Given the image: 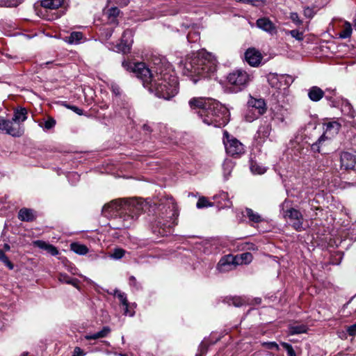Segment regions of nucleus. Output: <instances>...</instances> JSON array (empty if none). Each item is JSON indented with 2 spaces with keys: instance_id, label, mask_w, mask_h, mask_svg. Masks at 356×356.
Masks as SVG:
<instances>
[{
  "instance_id": "nucleus-1",
  "label": "nucleus",
  "mask_w": 356,
  "mask_h": 356,
  "mask_svg": "<svg viewBox=\"0 0 356 356\" xmlns=\"http://www.w3.org/2000/svg\"><path fill=\"white\" fill-rule=\"evenodd\" d=\"M122 67L133 72L142 81L144 87L147 88L158 97L170 99L178 92L177 78L170 74L166 68L163 70L160 66L156 67V74L153 75L144 63H132L124 60L122 62Z\"/></svg>"
},
{
  "instance_id": "nucleus-2",
  "label": "nucleus",
  "mask_w": 356,
  "mask_h": 356,
  "mask_svg": "<svg viewBox=\"0 0 356 356\" xmlns=\"http://www.w3.org/2000/svg\"><path fill=\"white\" fill-rule=\"evenodd\" d=\"M147 207L140 199L115 200L103 207L102 213L118 222L115 229L129 228Z\"/></svg>"
},
{
  "instance_id": "nucleus-3",
  "label": "nucleus",
  "mask_w": 356,
  "mask_h": 356,
  "mask_svg": "<svg viewBox=\"0 0 356 356\" xmlns=\"http://www.w3.org/2000/svg\"><path fill=\"white\" fill-rule=\"evenodd\" d=\"M188 104L192 109L197 110L198 116L207 125L221 127L225 126L229 120L228 109L213 99L193 97Z\"/></svg>"
},
{
  "instance_id": "nucleus-4",
  "label": "nucleus",
  "mask_w": 356,
  "mask_h": 356,
  "mask_svg": "<svg viewBox=\"0 0 356 356\" xmlns=\"http://www.w3.org/2000/svg\"><path fill=\"white\" fill-rule=\"evenodd\" d=\"M217 69L214 56L206 51H200L188 56L183 63V74L191 78L194 83L204 78L211 77Z\"/></svg>"
},
{
  "instance_id": "nucleus-5",
  "label": "nucleus",
  "mask_w": 356,
  "mask_h": 356,
  "mask_svg": "<svg viewBox=\"0 0 356 356\" xmlns=\"http://www.w3.org/2000/svg\"><path fill=\"white\" fill-rule=\"evenodd\" d=\"M266 110V104L264 99L250 96L248 102V110L245 114V119L247 122H251L264 114Z\"/></svg>"
},
{
  "instance_id": "nucleus-6",
  "label": "nucleus",
  "mask_w": 356,
  "mask_h": 356,
  "mask_svg": "<svg viewBox=\"0 0 356 356\" xmlns=\"http://www.w3.org/2000/svg\"><path fill=\"white\" fill-rule=\"evenodd\" d=\"M250 81V75L243 70H236L227 76V81L232 86V91L234 92L244 89Z\"/></svg>"
},
{
  "instance_id": "nucleus-7",
  "label": "nucleus",
  "mask_w": 356,
  "mask_h": 356,
  "mask_svg": "<svg viewBox=\"0 0 356 356\" xmlns=\"http://www.w3.org/2000/svg\"><path fill=\"white\" fill-rule=\"evenodd\" d=\"M230 136L227 131H224L223 143L226 152L228 155L236 157L245 152L243 145L236 138H229Z\"/></svg>"
},
{
  "instance_id": "nucleus-8",
  "label": "nucleus",
  "mask_w": 356,
  "mask_h": 356,
  "mask_svg": "<svg viewBox=\"0 0 356 356\" xmlns=\"http://www.w3.org/2000/svg\"><path fill=\"white\" fill-rule=\"evenodd\" d=\"M0 131H3L14 137H19L24 134V129L19 125H14L13 121L0 116Z\"/></svg>"
},
{
  "instance_id": "nucleus-9",
  "label": "nucleus",
  "mask_w": 356,
  "mask_h": 356,
  "mask_svg": "<svg viewBox=\"0 0 356 356\" xmlns=\"http://www.w3.org/2000/svg\"><path fill=\"white\" fill-rule=\"evenodd\" d=\"M284 217L287 218L289 222L297 231L302 229L303 218L301 213L293 208L285 211Z\"/></svg>"
},
{
  "instance_id": "nucleus-10",
  "label": "nucleus",
  "mask_w": 356,
  "mask_h": 356,
  "mask_svg": "<svg viewBox=\"0 0 356 356\" xmlns=\"http://www.w3.org/2000/svg\"><path fill=\"white\" fill-rule=\"evenodd\" d=\"M132 36L133 33L131 29H126L124 31L122 35L121 42L116 46L117 51L123 54L129 53L132 44Z\"/></svg>"
},
{
  "instance_id": "nucleus-11",
  "label": "nucleus",
  "mask_w": 356,
  "mask_h": 356,
  "mask_svg": "<svg viewBox=\"0 0 356 356\" xmlns=\"http://www.w3.org/2000/svg\"><path fill=\"white\" fill-rule=\"evenodd\" d=\"M132 36L133 33L131 29H126L124 31L122 35L121 42L116 46L117 51L123 54L129 53L132 44Z\"/></svg>"
},
{
  "instance_id": "nucleus-12",
  "label": "nucleus",
  "mask_w": 356,
  "mask_h": 356,
  "mask_svg": "<svg viewBox=\"0 0 356 356\" xmlns=\"http://www.w3.org/2000/svg\"><path fill=\"white\" fill-rule=\"evenodd\" d=\"M236 266L234 255L227 254L219 261L217 268L221 273H225L234 269Z\"/></svg>"
},
{
  "instance_id": "nucleus-13",
  "label": "nucleus",
  "mask_w": 356,
  "mask_h": 356,
  "mask_svg": "<svg viewBox=\"0 0 356 356\" xmlns=\"http://www.w3.org/2000/svg\"><path fill=\"white\" fill-rule=\"evenodd\" d=\"M256 25L259 29L263 30L271 35H275L277 33L276 26L268 17L259 18L256 22Z\"/></svg>"
},
{
  "instance_id": "nucleus-14",
  "label": "nucleus",
  "mask_w": 356,
  "mask_h": 356,
  "mask_svg": "<svg viewBox=\"0 0 356 356\" xmlns=\"http://www.w3.org/2000/svg\"><path fill=\"white\" fill-rule=\"evenodd\" d=\"M245 58L250 65L257 67L260 64L262 56L258 50L250 48L245 51Z\"/></svg>"
},
{
  "instance_id": "nucleus-15",
  "label": "nucleus",
  "mask_w": 356,
  "mask_h": 356,
  "mask_svg": "<svg viewBox=\"0 0 356 356\" xmlns=\"http://www.w3.org/2000/svg\"><path fill=\"white\" fill-rule=\"evenodd\" d=\"M340 163L341 168L344 170L353 169L356 163L355 156L348 152H342L340 154Z\"/></svg>"
},
{
  "instance_id": "nucleus-16",
  "label": "nucleus",
  "mask_w": 356,
  "mask_h": 356,
  "mask_svg": "<svg viewBox=\"0 0 356 356\" xmlns=\"http://www.w3.org/2000/svg\"><path fill=\"white\" fill-rule=\"evenodd\" d=\"M261 122L262 123L260 124L255 137L261 140H265L269 136L271 131V124L266 118H263Z\"/></svg>"
},
{
  "instance_id": "nucleus-17",
  "label": "nucleus",
  "mask_w": 356,
  "mask_h": 356,
  "mask_svg": "<svg viewBox=\"0 0 356 356\" xmlns=\"http://www.w3.org/2000/svg\"><path fill=\"white\" fill-rule=\"evenodd\" d=\"M324 127V132L323 134L326 135L328 138L331 139L338 134L341 128V124L337 121H332L325 123Z\"/></svg>"
},
{
  "instance_id": "nucleus-18",
  "label": "nucleus",
  "mask_w": 356,
  "mask_h": 356,
  "mask_svg": "<svg viewBox=\"0 0 356 356\" xmlns=\"http://www.w3.org/2000/svg\"><path fill=\"white\" fill-rule=\"evenodd\" d=\"M27 119V111L25 108H17L14 111V114L12 120L14 125H20V123L24 122Z\"/></svg>"
},
{
  "instance_id": "nucleus-19",
  "label": "nucleus",
  "mask_w": 356,
  "mask_h": 356,
  "mask_svg": "<svg viewBox=\"0 0 356 356\" xmlns=\"http://www.w3.org/2000/svg\"><path fill=\"white\" fill-rule=\"evenodd\" d=\"M34 246L39 248L40 249L47 251L49 254L52 256H56L58 254L57 248L44 241L37 240L33 242Z\"/></svg>"
},
{
  "instance_id": "nucleus-20",
  "label": "nucleus",
  "mask_w": 356,
  "mask_h": 356,
  "mask_svg": "<svg viewBox=\"0 0 356 356\" xmlns=\"http://www.w3.org/2000/svg\"><path fill=\"white\" fill-rule=\"evenodd\" d=\"M323 96V90L318 86H312L308 91V97L312 102H318Z\"/></svg>"
},
{
  "instance_id": "nucleus-21",
  "label": "nucleus",
  "mask_w": 356,
  "mask_h": 356,
  "mask_svg": "<svg viewBox=\"0 0 356 356\" xmlns=\"http://www.w3.org/2000/svg\"><path fill=\"white\" fill-rule=\"evenodd\" d=\"M18 218L22 221L30 222L33 221L35 216L32 209L23 208L18 213Z\"/></svg>"
},
{
  "instance_id": "nucleus-22",
  "label": "nucleus",
  "mask_w": 356,
  "mask_h": 356,
  "mask_svg": "<svg viewBox=\"0 0 356 356\" xmlns=\"http://www.w3.org/2000/svg\"><path fill=\"white\" fill-rule=\"evenodd\" d=\"M244 213V216H247L251 222L259 223L264 220L259 213L254 211L252 209L245 208Z\"/></svg>"
},
{
  "instance_id": "nucleus-23",
  "label": "nucleus",
  "mask_w": 356,
  "mask_h": 356,
  "mask_svg": "<svg viewBox=\"0 0 356 356\" xmlns=\"http://www.w3.org/2000/svg\"><path fill=\"white\" fill-rule=\"evenodd\" d=\"M308 330V327L305 324H293L289 326V335H295L302 333H306Z\"/></svg>"
},
{
  "instance_id": "nucleus-24",
  "label": "nucleus",
  "mask_w": 356,
  "mask_h": 356,
  "mask_svg": "<svg viewBox=\"0 0 356 356\" xmlns=\"http://www.w3.org/2000/svg\"><path fill=\"white\" fill-rule=\"evenodd\" d=\"M121 12L120 9L117 7H112L107 11V16L108 19V23L110 24H118V21L117 17L120 15Z\"/></svg>"
},
{
  "instance_id": "nucleus-25",
  "label": "nucleus",
  "mask_w": 356,
  "mask_h": 356,
  "mask_svg": "<svg viewBox=\"0 0 356 356\" xmlns=\"http://www.w3.org/2000/svg\"><path fill=\"white\" fill-rule=\"evenodd\" d=\"M234 257L236 266L249 264L252 260V255L250 252H244Z\"/></svg>"
},
{
  "instance_id": "nucleus-26",
  "label": "nucleus",
  "mask_w": 356,
  "mask_h": 356,
  "mask_svg": "<svg viewBox=\"0 0 356 356\" xmlns=\"http://www.w3.org/2000/svg\"><path fill=\"white\" fill-rule=\"evenodd\" d=\"M111 332V329L108 326H105L103 327V329L92 334H87L85 336V339L87 340H91V339H97L99 338L105 337L108 335V334Z\"/></svg>"
},
{
  "instance_id": "nucleus-27",
  "label": "nucleus",
  "mask_w": 356,
  "mask_h": 356,
  "mask_svg": "<svg viewBox=\"0 0 356 356\" xmlns=\"http://www.w3.org/2000/svg\"><path fill=\"white\" fill-rule=\"evenodd\" d=\"M64 0H42L41 6L45 8L57 9L63 3Z\"/></svg>"
},
{
  "instance_id": "nucleus-28",
  "label": "nucleus",
  "mask_w": 356,
  "mask_h": 356,
  "mask_svg": "<svg viewBox=\"0 0 356 356\" xmlns=\"http://www.w3.org/2000/svg\"><path fill=\"white\" fill-rule=\"evenodd\" d=\"M59 282L67 284H71L75 287H78L79 280L76 278H73L70 277L68 275L65 273H60L58 275Z\"/></svg>"
},
{
  "instance_id": "nucleus-29",
  "label": "nucleus",
  "mask_w": 356,
  "mask_h": 356,
  "mask_svg": "<svg viewBox=\"0 0 356 356\" xmlns=\"http://www.w3.org/2000/svg\"><path fill=\"white\" fill-rule=\"evenodd\" d=\"M234 167V163L231 161L226 159L222 164L223 176L225 180L228 179Z\"/></svg>"
},
{
  "instance_id": "nucleus-30",
  "label": "nucleus",
  "mask_w": 356,
  "mask_h": 356,
  "mask_svg": "<svg viewBox=\"0 0 356 356\" xmlns=\"http://www.w3.org/2000/svg\"><path fill=\"white\" fill-rule=\"evenodd\" d=\"M352 31L353 29L351 24L348 22H345L341 31L339 33V38L343 39L348 38L351 36Z\"/></svg>"
},
{
  "instance_id": "nucleus-31",
  "label": "nucleus",
  "mask_w": 356,
  "mask_h": 356,
  "mask_svg": "<svg viewBox=\"0 0 356 356\" xmlns=\"http://www.w3.org/2000/svg\"><path fill=\"white\" fill-rule=\"evenodd\" d=\"M330 140L327 137L326 135L322 134L320 138L316 140V142L314 143L312 146L311 149L314 152H321V146L325 143L326 140Z\"/></svg>"
},
{
  "instance_id": "nucleus-32",
  "label": "nucleus",
  "mask_w": 356,
  "mask_h": 356,
  "mask_svg": "<svg viewBox=\"0 0 356 356\" xmlns=\"http://www.w3.org/2000/svg\"><path fill=\"white\" fill-rule=\"evenodd\" d=\"M70 246L71 250L78 254L84 255L88 252V248L85 245L72 243Z\"/></svg>"
},
{
  "instance_id": "nucleus-33",
  "label": "nucleus",
  "mask_w": 356,
  "mask_h": 356,
  "mask_svg": "<svg viewBox=\"0 0 356 356\" xmlns=\"http://www.w3.org/2000/svg\"><path fill=\"white\" fill-rule=\"evenodd\" d=\"M83 38L81 32H72L68 37L66 38L65 41L69 44H77Z\"/></svg>"
},
{
  "instance_id": "nucleus-34",
  "label": "nucleus",
  "mask_w": 356,
  "mask_h": 356,
  "mask_svg": "<svg viewBox=\"0 0 356 356\" xmlns=\"http://www.w3.org/2000/svg\"><path fill=\"white\" fill-rule=\"evenodd\" d=\"M250 168L251 172L254 175H263L266 171L265 167L258 164L254 161H251Z\"/></svg>"
},
{
  "instance_id": "nucleus-35",
  "label": "nucleus",
  "mask_w": 356,
  "mask_h": 356,
  "mask_svg": "<svg viewBox=\"0 0 356 356\" xmlns=\"http://www.w3.org/2000/svg\"><path fill=\"white\" fill-rule=\"evenodd\" d=\"M111 294L117 296L118 298L120 300L121 304L124 307L129 306V303L128 302L127 295L124 292H122L116 289L114 290L113 293H111Z\"/></svg>"
},
{
  "instance_id": "nucleus-36",
  "label": "nucleus",
  "mask_w": 356,
  "mask_h": 356,
  "mask_svg": "<svg viewBox=\"0 0 356 356\" xmlns=\"http://www.w3.org/2000/svg\"><path fill=\"white\" fill-rule=\"evenodd\" d=\"M0 261L2 262L6 266H7L10 270H13L14 268L13 264L9 260L8 257L5 254L3 250L0 249Z\"/></svg>"
},
{
  "instance_id": "nucleus-37",
  "label": "nucleus",
  "mask_w": 356,
  "mask_h": 356,
  "mask_svg": "<svg viewBox=\"0 0 356 356\" xmlns=\"http://www.w3.org/2000/svg\"><path fill=\"white\" fill-rule=\"evenodd\" d=\"M163 204H165L166 205H168V208L170 209V211L172 212V216H175V209H176V204L175 202V200L173 199L172 197H168L165 200V202H162L160 205Z\"/></svg>"
},
{
  "instance_id": "nucleus-38",
  "label": "nucleus",
  "mask_w": 356,
  "mask_h": 356,
  "mask_svg": "<svg viewBox=\"0 0 356 356\" xmlns=\"http://www.w3.org/2000/svg\"><path fill=\"white\" fill-rule=\"evenodd\" d=\"M126 251L122 248H115L111 254V257L113 259H120L125 254Z\"/></svg>"
},
{
  "instance_id": "nucleus-39",
  "label": "nucleus",
  "mask_w": 356,
  "mask_h": 356,
  "mask_svg": "<svg viewBox=\"0 0 356 356\" xmlns=\"http://www.w3.org/2000/svg\"><path fill=\"white\" fill-rule=\"evenodd\" d=\"M129 286L135 291H139L142 289L140 284L137 281L136 278L131 275L129 278Z\"/></svg>"
},
{
  "instance_id": "nucleus-40",
  "label": "nucleus",
  "mask_w": 356,
  "mask_h": 356,
  "mask_svg": "<svg viewBox=\"0 0 356 356\" xmlns=\"http://www.w3.org/2000/svg\"><path fill=\"white\" fill-rule=\"evenodd\" d=\"M343 111H345V112H347V115H349L351 118H354L355 117V111L353 110V106H351V104L349 102H346L343 104Z\"/></svg>"
},
{
  "instance_id": "nucleus-41",
  "label": "nucleus",
  "mask_w": 356,
  "mask_h": 356,
  "mask_svg": "<svg viewBox=\"0 0 356 356\" xmlns=\"http://www.w3.org/2000/svg\"><path fill=\"white\" fill-rule=\"evenodd\" d=\"M0 3L6 7H16L21 3V1L20 0H1Z\"/></svg>"
},
{
  "instance_id": "nucleus-42",
  "label": "nucleus",
  "mask_w": 356,
  "mask_h": 356,
  "mask_svg": "<svg viewBox=\"0 0 356 356\" xmlns=\"http://www.w3.org/2000/svg\"><path fill=\"white\" fill-rule=\"evenodd\" d=\"M213 205L212 203H210L208 200L204 197H200L197 202V207L199 208V209H202V208H204V207H211Z\"/></svg>"
},
{
  "instance_id": "nucleus-43",
  "label": "nucleus",
  "mask_w": 356,
  "mask_h": 356,
  "mask_svg": "<svg viewBox=\"0 0 356 356\" xmlns=\"http://www.w3.org/2000/svg\"><path fill=\"white\" fill-rule=\"evenodd\" d=\"M110 89L111 90L113 94L116 97H120L122 95V90L120 86L115 83H111L110 85Z\"/></svg>"
},
{
  "instance_id": "nucleus-44",
  "label": "nucleus",
  "mask_w": 356,
  "mask_h": 356,
  "mask_svg": "<svg viewBox=\"0 0 356 356\" xmlns=\"http://www.w3.org/2000/svg\"><path fill=\"white\" fill-rule=\"evenodd\" d=\"M281 345L284 349H286L288 356H296V352L291 344L286 342H282Z\"/></svg>"
},
{
  "instance_id": "nucleus-45",
  "label": "nucleus",
  "mask_w": 356,
  "mask_h": 356,
  "mask_svg": "<svg viewBox=\"0 0 356 356\" xmlns=\"http://www.w3.org/2000/svg\"><path fill=\"white\" fill-rule=\"evenodd\" d=\"M286 33L290 34L293 38H296L297 40L300 41L303 40V33L298 30L288 31Z\"/></svg>"
},
{
  "instance_id": "nucleus-46",
  "label": "nucleus",
  "mask_w": 356,
  "mask_h": 356,
  "mask_svg": "<svg viewBox=\"0 0 356 356\" xmlns=\"http://www.w3.org/2000/svg\"><path fill=\"white\" fill-rule=\"evenodd\" d=\"M244 3H249L254 6H260L263 3V0H238Z\"/></svg>"
},
{
  "instance_id": "nucleus-47",
  "label": "nucleus",
  "mask_w": 356,
  "mask_h": 356,
  "mask_svg": "<svg viewBox=\"0 0 356 356\" xmlns=\"http://www.w3.org/2000/svg\"><path fill=\"white\" fill-rule=\"evenodd\" d=\"M264 347H266L268 349H275L278 350L280 349L278 344L276 342H264L262 344Z\"/></svg>"
},
{
  "instance_id": "nucleus-48",
  "label": "nucleus",
  "mask_w": 356,
  "mask_h": 356,
  "mask_svg": "<svg viewBox=\"0 0 356 356\" xmlns=\"http://www.w3.org/2000/svg\"><path fill=\"white\" fill-rule=\"evenodd\" d=\"M290 19L293 22H294L297 25L302 24V21L299 19V16L297 13H291L290 14Z\"/></svg>"
},
{
  "instance_id": "nucleus-49",
  "label": "nucleus",
  "mask_w": 356,
  "mask_h": 356,
  "mask_svg": "<svg viewBox=\"0 0 356 356\" xmlns=\"http://www.w3.org/2000/svg\"><path fill=\"white\" fill-rule=\"evenodd\" d=\"M65 106L79 115H81L83 113V110L76 106L69 105L67 104H65Z\"/></svg>"
},
{
  "instance_id": "nucleus-50",
  "label": "nucleus",
  "mask_w": 356,
  "mask_h": 356,
  "mask_svg": "<svg viewBox=\"0 0 356 356\" xmlns=\"http://www.w3.org/2000/svg\"><path fill=\"white\" fill-rule=\"evenodd\" d=\"M303 13H304V15L307 18H312L314 17V14H315V13L314 12L313 8H309V7L305 8L304 9Z\"/></svg>"
},
{
  "instance_id": "nucleus-51",
  "label": "nucleus",
  "mask_w": 356,
  "mask_h": 356,
  "mask_svg": "<svg viewBox=\"0 0 356 356\" xmlns=\"http://www.w3.org/2000/svg\"><path fill=\"white\" fill-rule=\"evenodd\" d=\"M56 124V121L53 118H49L44 122V128L50 129L53 128Z\"/></svg>"
},
{
  "instance_id": "nucleus-52",
  "label": "nucleus",
  "mask_w": 356,
  "mask_h": 356,
  "mask_svg": "<svg viewBox=\"0 0 356 356\" xmlns=\"http://www.w3.org/2000/svg\"><path fill=\"white\" fill-rule=\"evenodd\" d=\"M347 332L350 336L354 337L356 334V323L347 327Z\"/></svg>"
},
{
  "instance_id": "nucleus-53",
  "label": "nucleus",
  "mask_w": 356,
  "mask_h": 356,
  "mask_svg": "<svg viewBox=\"0 0 356 356\" xmlns=\"http://www.w3.org/2000/svg\"><path fill=\"white\" fill-rule=\"evenodd\" d=\"M232 304L235 307H240L243 305L242 300L240 298H232L230 299ZM231 305V303H229Z\"/></svg>"
},
{
  "instance_id": "nucleus-54",
  "label": "nucleus",
  "mask_w": 356,
  "mask_h": 356,
  "mask_svg": "<svg viewBox=\"0 0 356 356\" xmlns=\"http://www.w3.org/2000/svg\"><path fill=\"white\" fill-rule=\"evenodd\" d=\"M86 353L79 347H75L72 356H84Z\"/></svg>"
},
{
  "instance_id": "nucleus-55",
  "label": "nucleus",
  "mask_w": 356,
  "mask_h": 356,
  "mask_svg": "<svg viewBox=\"0 0 356 356\" xmlns=\"http://www.w3.org/2000/svg\"><path fill=\"white\" fill-rule=\"evenodd\" d=\"M193 35H195L196 39L195 40H197V38H199V34L198 33H189L187 35V39H188V42H191V38L193 37Z\"/></svg>"
},
{
  "instance_id": "nucleus-56",
  "label": "nucleus",
  "mask_w": 356,
  "mask_h": 356,
  "mask_svg": "<svg viewBox=\"0 0 356 356\" xmlns=\"http://www.w3.org/2000/svg\"><path fill=\"white\" fill-rule=\"evenodd\" d=\"M124 315L133 316L134 314L132 312H129V306H127V307H124Z\"/></svg>"
},
{
  "instance_id": "nucleus-57",
  "label": "nucleus",
  "mask_w": 356,
  "mask_h": 356,
  "mask_svg": "<svg viewBox=\"0 0 356 356\" xmlns=\"http://www.w3.org/2000/svg\"><path fill=\"white\" fill-rule=\"evenodd\" d=\"M3 250L5 251H9L10 250V246L8 243L3 244Z\"/></svg>"
},
{
  "instance_id": "nucleus-58",
  "label": "nucleus",
  "mask_w": 356,
  "mask_h": 356,
  "mask_svg": "<svg viewBox=\"0 0 356 356\" xmlns=\"http://www.w3.org/2000/svg\"><path fill=\"white\" fill-rule=\"evenodd\" d=\"M123 6H127L129 3V0H122L121 3Z\"/></svg>"
},
{
  "instance_id": "nucleus-59",
  "label": "nucleus",
  "mask_w": 356,
  "mask_h": 356,
  "mask_svg": "<svg viewBox=\"0 0 356 356\" xmlns=\"http://www.w3.org/2000/svg\"><path fill=\"white\" fill-rule=\"evenodd\" d=\"M113 32V29L110 30L109 33H107L106 37H107V38H110V37L112 35Z\"/></svg>"
},
{
  "instance_id": "nucleus-60",
  "label": "nucleus",
  "mask_w": 356,
  "mask_h": 356,
  "mask_svg": "<svg viewBox=\"0 0 356 356\" xmlns=\"http://www.w3.org/2000/svg\"><path fill=\"white\" fill-rule=\"evenodd\" d=\"M149 126H147V125H146V124H144V125H143V129H144V130L149 131Z\"/></svg>"
},
{
  "instance_id": "nucleus-61",
  "label": "nucleus",
  "mask_w": 356,
  "mask_h": 356,
  "mask_svg": "<svg viewBox=\"0 0 356 356\" xmlns=\"http://www.w3.org/2000/svg\"><path fill=\"white\" fill-rule=\"evenodd\" d=\"M353 26H354V27H355V29H356V19H355V20L353 21Z\"/></svg>"
},
{
  "instance_id": "nucleus-62",
  "label": "nucleus",
  "mask_w": 356,
  "mask_h": 356,
  "mask_svg": "<svg viewBox=\"0 0 356 356\" xmlns=\"http://www.w3.org/2000/svg\"><path fill=\"white\" fill-rule=\"evenodd\" d=\"M120 356H127V355L125 354H120Z\"/></svg>"
},
{
  "instance_id": "nucleus-63",
  "label": "nucleus",
  "mask_w": 356,
  "mask_h": 356,
  "mask_svg": "<svg viewBox=\"0 0 356 356\" xmlns=\"http://www.w3.org/2000/svg\"><path fill=\"white\" fill-rule=\"evenodd\" d=\"M122 342L124 343V337L123 336L122 337Z\"/></svg>"
},
{
  "instance_id": "nucleus-64",
  "label": "nucleus",
  "mask_w": 356,
  "mask_h": 356,
  "mask_svg": "<svg viewBox=\"0 0 356 356\" xmlns=\"http://www.w3.org/2000/svg\"><path fill=\"white\" fill-rule=\"evenodd\" d=\"M196 356H202V355H197Z\"/></svg>"
}]
</instances>
